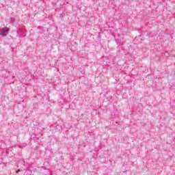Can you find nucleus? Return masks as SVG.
Masks as SVG:
<instances>
[{"instance_id": "nucleus-1", "label": "nucleus", "mask_w": 175, "mask_h": 175, "mask_svg": "<svg viewBox=\"0 0 175 175\" xmlns=\"http://www.w3.org/2000/svg\"><path fill=\"white\" fill-rule=\"evenodd\" d=\"M10 29L9 27H3L0 32L1 36H6L9 33Z\"/></svg>"}, {"instance_id": "nucleus-2", "label": "nucleus", "mask_w": 175, "mask_h": 175, "mask_svg": "<svg viewBox=\"0 0 175 175\" xmlns=\"http://www.w3.org/2000/svg\"><path fill=\"white\" fill-rule=\"evenodd\" d=\"M28 172H30L29 169L27 170L26 173H28Z\"/></svg>"}, {"instance_id": "nucleus-3", "label": "nucleus", "mask_w": 175, "mask_h": 175, "mask_svg": "<svg viewBox=\"0 0 175 175\" xmlns=\"http://www.w3.org/2000/svg\"><path fill=\"white\" fill-rule=\"evenodd\" d=\"M20 172V170H18V171H16V173H18Z\"/></svg>"}]
</instances>
